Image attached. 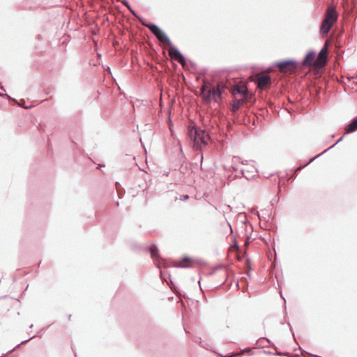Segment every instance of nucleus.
<instances>
[{
  "mask_svg": "<svg viewBox=\"0 0 357 357\" xmlns=\"http://www.w3.org/2000/svg\"><path fill=\"white\" fill-rule=\"evenodd\" d=\"M204 84L200 87L201 96L202 100L205 105H209L213 100L214 102H218L222 98V93H224L225 88L221 84L211 89L208 88V82L206 79H203Z\"/></svg>",
  "mask_w": 357,
  "mask_h": 357,
  "instance_id": "1",
  "label": "nucleus"
},
{
  "mask_svg": "<svg viewBox=\"0 0 357 357\" xmlns=\"http://www.w3.org/2000/svg\"><path fill=\"white\" fill-rule=\"evenodd\" d=\"M188 135L191 141V144L195 150L200 151L203 146L208 144L209 136L204 130L197 127H190L188 130Z\"/></svg>",
  "mask_w": 357,
  "mask_h": 357,
  "instance_id": "2",
  "label": "nucleus"
},
{
  "mask_svg": "<svg viewBox=\"0 0 357 357\" xmlns=\"http://www.w3.org/2000/svg\"><path fill=\"white\" fill-rule=\"evenodd\" d=\"M142 24L148 28L161 43H165L167 45H172V41L169 38L158 25L146 20Z\"/></svg>",
  "mask_w": 357,
  "mask_h": 357,
  "instance_id": "3",
  "label": "nucleus"
},
{
  "mask_svg": "<svg viewBox=\"0 0 357 357\" xmlns=\"http://www.w3.org/2000/svg\"><path fill=\"white\" fill-rule=\"evenodd\" d=\"M274 67H278L281 71H291L298 68V63L295 59L282 60L276 62L270 68Z\"/></svg>",
  "mask_w": 357,
  "mask_h": 357,
  "instance_id": "4",
  "label": "nucleus"
},
{
  "mask_svg": "<svg viewBox=\"0 0 357 357\" xmlns=\"http://www.w3.org/2000/svg\"><path fill=\"white\" fill-rule=\"evenodd\" d=\"M337 18L335 14L328 13L325 18L323 20L320 26L319 32L322 36H326L330 31L333 22Z\"/></svg>",
  "mask_w": 357,
  "mask_h": 357,
  "instance_id": "5",
  "label": "nucleus"
},
{
  "mask_svg": "<svg viewBox=\"0 0 357 357\" xmlns=\"http://www.w3.org/2000/svg\"><path fill=\"white\" fill-rule=\"evenodd\" d=\"M170 49L169 50V56L178 62L183 67H185L187 65V59L185 56L180 52V50L173 45L172 43V45H169Z\"/></svg>",
  "mask_w": 357,
  "mask_h": 357,
  "instance_id": "6",
  "label": "nucleus"
},
{
  "mask_svg": "<svg viewBox=\"0 0 357 357\" xmlns=\"http://www.w3.org/2000/svg\"><path fill=\"white\" fill-rule=\"evenodd\" d=\"M180 153H181V157L179 158V161H180L179 172L183 176H187L190 175V174L191 173V169H190V166L194 165V164L187 163L186 158L183 153L182 149H180ZM195 165H197V164L195 163Z\"/></svg>",
  "mask_w": 357,
  "mask_h": 357,
  "instance_id": "7",
  "label": "nucleus"
},
{
  "mask_svg": "<svg viewBox=\"0 0 357 357\" xmlns=\"http://www.w3.org/2000/svg\"><path fill=\"white\" fill-rule=\"evenodd\" d=\"M316 52L314 50H310L308 52L303 59L302 60L301 64L305 67H310L313 65V62L316 58Z\"/></svg>",
  "mask_w": 357,
  "mask_h": 357,
  "instance_id": "8",
  "label": "nucleus"
},
{
  "mask_svg": "<svg viewBox=\"0 0 357 357\" xmlns=\"http://www.w3.org/2000/svg\"><path fill=\"white\" fill-rule=\"evenodd\" d=\"M271 82V77L268 75H262L257 79V85L259 88H266Z\"/></svg>",
  "mask_w": 357,
  "mask_h": 357,
  "instance_id": "9",
  "label": "nucleus"
},
{
  "mask_svg": "<svg viewBox=\"0 0 357 357\" xmlns=\"http://www.w3.org/2000/svg\"><path fill=\"white\" fill-rule=\"evenodd\" d=\"M144 249L150 252L152 259H160L159 255V249L155 244L152 243L151 246H147Z\"/></svg>",
  "mask_w": 357,
  "mask_h": 357,
  "instance_id": "10",
  "label": "nucleus"
},
{
  "mask_svg": "<svg viewBox=\"0 0 357 357\" xmlns=\"http://www.w3.org/2000/svg\"><path fill=\"white\" fill-rule=\"evenodd\" d=\"M345 132L347 134H350L354 132L357 130V116L354 118L349 123H348L345 128Z\"/></svg>",
  "mask_w": 357,
  "mask_h": 357,
  "instance_id": "11",
  "label": "nucleus"
},
{
  "mask_svg": "<svg viewBox=\"0 0 357 357\" xmlns=\"http://www.w3.org/2000/svg\"><path fill=\"white\" fill-rule=\"evenodd\" d=\"M121 3L126 6L127 7V8L129 10V11L136 17L137 18L140 22L142 24H143V22H144L145 20L141 17L140 15H139L132 8V7L130 6L129 2L128 1V0H121Z\"/></svg>",
  "mask_w": 357,
  "mask_h": 357,
  "instance_id": "12",
  "label": "nucleus"
},
{
  "mask_svg": "<svg viewBox=\"0 0 357 357\" xmlns=\"http://www.w3.org/2000/svg\"><path fill=\"white\" fill-rule=\"evenodd\" d=\"M326 152H327V150H324L321 153H319V154L317 155L316 156L310 158V160L307 163H305L303 165H301V166L298 167L296 169H295V170H294L295 172L298 174V172H301L303 168H305L306 166L310 165L311 162H312L314 160H315L317 158H318L319 157H320L321 155H322L323 154H324Z\"/></svg>",
  "mask_w": 357,
  "mask_h": 357,
  "instance_id": "13",
  "label": "nucleus"
},
{
  "mask_svg": "<svg viewBox=\"0 0 357 357\" xmlns=\"http://www.w3.org/2000/svg\"><path fill=\"white\" fill-rule=\"evenodd\" d=\"M233 94H239L243 96L245 98L248 96L247 89L241 87H236L233 90Z\"/></svg>",
  "mask_w": 357,
  "mask_h": 357,
  "instance_id": "14",
  "label": "nucleus"
},
{
  "mask_svg": "<svg viewBox=\"0 0 357 357\" xmlns=\"http://www.w3.org/2000/svg\"><path fill=\"white\" fill-rule=\"evenodd\" d=\"M244 102V100H236L235 101H234V102L232 103L231 105V111L233 112H237L241 106L242 105V104Z\"/></svg>",
  "mask_w": 357,
  "mask_h": 357,
  "instance_id": "15",
  "label": "nucleus"
},
{
  "mask_svg": "<svg viewBox=\"0 0 357 357\" xmlns=\"http://www.w3.org/2000/svg\"><path fill=\"white\" fill-rule=\"evenodd\" d=\"M326 54H327L326 50L325 47H324L321 48V50L318 53V57L319 59H322L323 61H326L327 59Z\"/></svg>",
  "mask_w": 357,
  "mask_h": 357,
  "instance_id": "16",
  "label": "nucleus"
},
{
  "mask_svg": "<svg viewBox=\"0 0 357 357\" xmlns=\"http://www.w3.org/2000/svg\"><path fill=\"white\" fill-rule=\"evenodd\" d=\"M17 105L21 107H23V108H25V109H29L30 107H26L25 105V100L24 99H21L18 101V103Z\"/></svg>",
  "mask_w": 357,
  "mask_h": 357,
  "instance_id": "17",
  "label": "nucleus"
},
{
  "mask_svg": "<svg viewBox=\"0 0 357 357\" xmlns=\"http://www.w3.org/2000/svg\"><path fill=\"white\" fill-rule=\"evenodd\" d=\"M161 265H162L164 267H166V268L168 267V266L167 264V261L164 259H161L160 261H158V264L157 265V267L160 268Z\"/></svg>",
  "mask_w": 357,
  "mask_h": 357,
  "instance_id": "18",
  "label": "nucleus"
},
{
  "mask_svg": "<svg viewBox=\"0 0 357 357\" xmlns=\"http://www.w3.org/2000/svg\"><path fill=\"white\" fill-rule=\"evenodd\" d=\"M173 267L187 268H190V265L183 264H177L173 265Z\"/></svg>",
  "mask_w": 357,
  "mask_h": 357,
  "instance_id": "19",
  "label": "nucleus"
},
{
  "mask_svg": "<svg viewBox=\"0 0 357 357\" xmlns=\"http://www.w3.org/2000/svg\"><path fill=\"white\" fill-rule=\"evenodd\" d=\"M198 339H199V344H200V346H201V347H204V348H206V349H209V347H208V345L207 344H204V343L202 342V339H201L200 337H198Z\"/></svg>",
  "mask_w": 357,
  "mask_h": 357,
  "instance_id": "20",
  "label": "nucleus"
},
{
  "mask_svg": "<svg viewBox=\"0 0 357 357\" xmlns=\"http://www.w3.org/2000/svg\"><path fill=\"white\" fill-rule=\"evenodd\" d=\"M0 97L8 99H12V97L7 93H0Z\"/></svg>",
  "mask_w": 357,
  "mask_h": 357,
  "instance_id": "21",
  "label": "nucleus"
},
{
  "mask_svg": "<svg viewBox=\"0 0 357 357\" xmlns=\"http://www.w3.org/2000/svg\"><path fill=\"white\" fill-rule=\"evenodd\" d=\"M344 138V136L341 137L337 142L335 144H334L333 146H331V147H329L328 149H327V151L330 149H331L332 148H333L336 144H337L338 143H340L341 141H342Z\"/></svg>",
  "mask_w": 357,
  "mask_h": 357,
  "instance_id": "22",
  "label": "nucleus"
},
{
  "mask_svg": "<svg viewBox=\"0 0 357 357\" xmlns=\"http://www.w3.org/2000/svg\"><path fill=\"white\" fill-rule=\"evenodd\" d=\"M192 261V260H191V258H190V257H188V256H185V257L183 258V259H182V261H183V262H190V261Z\"/></svg>",
  "mask_w": 357,
  "mask_h": 357,
  "instance_id": "23",
  "label": "nucleus"
},
{
  "mask_svg": "<svg viewBox=\"0 0 357 357\" xmlns=\"http://www.w3.org/2000/svg\"><path fill=\"white\" fill-rule=\"evenodd\" d=\"M189 63L190 65L191 66V67L193 68H195L196 66H197L196 63L195 62H193L192 61H190V60L187 61V63Z\"/></svg>",
  "mask_w": 357,
  "mask_h": 357,
  "instance_id": "24",
  "label": "nucleus"
},
{
  "mask_svg": "<svg viewBox=\"0 0 357 357\" xmlns=\"http://www.w3.org/2000/svg\"><path fill=\"white\" fill-rule=\"evenodd\" d=\"M189 199V196L188 195H183L180 197V200L185 201Z\"/></svg>",
  "mask_w": 357,
  "mask_h": 357,
  "instance_id": "25",
  "label": "nucleus"
},
{
  "mask_svg": "<svg viewBox=\"0 0 357 357\" xmlns=\"http://www.w3.org/2000/svg\"><path fill=\"white\" fill-rule=\"evenodd\" d=\"M35 337H36V335L31 336L29 339L22 341L21 344L28 342L30 340L33 339Z\"/></svg>",
  "mask_w": 357,
  "mask_h": 357,
  "instance_id": "26",
  "label": "nucleus"
},
{
  "mask_svg": "<svg viewBox=\"0 0 357 357\" xmlns=\"http://www.w3.org/2000/svg\"><path fill=\"white\" fill-rule=\"evenodd\" d=\"M8 100H10V101H11V102H14L15 104H17V103H18V100H16V99H15V98H12V99H8Z\"/></svg>",
  "mask_w": 357,
  "mask_h": 357,
  "instance_id": "27",
  "label": "nucleus"
},
{
  "mask_svg": "<svg viewBox=\"0 0 357 357\" xmlns=\"http://www.w3.org/2000/svg\"><path fill=\"white\" fill-rule=\"evenodd\" d=\"M234 159L236 160V161L242 162L241 158L239 156H234Z\"/></svg>",
  "mask_w": 357,
  "mask_h": 357,
  "instance_id": "28",
  "label": "nucleus"
},
{
  "mask_svg": "<svg viewBox=\"0 0 357 357\" xmlns=\"http://www.w3.org/2000/svg\"><path fill=\"white\" fill-rule=\"evenodd\" d=\"M261 339L265 340L270 344V346H272L271 342V340L268 338H267V337H262Z\"/></svg>",
  "mask_w": 357,
  "mask_h": 357,
  "instance_id": "29",
  "label": "nucleus"
},
{
  "mask_svg": "<svg viewBox=\"0 0 357 357\" xmlns=\"http://www.w3.org/2000/svg\"><path fill=\"white\" fill-rule=\"evenodd\" d=\"M288 325H289V327H290V330H291V333H292V335H293L294 337H295V336H294V331H293V328H292L291 325L290 324V323H288ZM294 339L296 340V338H294Z\"/></svg>",
  "mask_w": 357,
  "mask_h": 357,
  "instance_id": "30",
  "label": "nucleus"
},
{
  "mask_svg": "<svg viewBox=\"0 0 357 357\" xmlns=\"http://www.w3.org/2000/svg\"><path fill=\"white\" fill-rule=\"evenodd\" d=\"M203 159H204V156H203V153H202V155H201V158H200V160H201L200 169H202V162H203Z\"/></svg>",
  "mask_w": 357,
  "mask_h": 357,
  "instance_id": "31",
  "label": "nucleus"
},
{
  "mask_svg": "<svg viewBox=\"0 0 357 357\" xmlns=\"http://www.w3.org/2000/svg\"><path fill=\"white\" fill-rule=\"evenodd\" d=\"M118 194H119V199H121L123 194L122 192H121L119 190H118Z\"/></svg>",
  "mask_w": 357,
  "mask_h": 357,
  "instance_id": "32",
  "label": "nucleus"
},
{
  "mask_svg": "<svg viewBox=\"0 0 357 357\" xmlns=\"http://www.w3.org/2000/svg\"><path fill=\"white\" fill-rule=\"evenodd\" d=\"M274 355L281 356H282V354L280 351H277L276 353H274Z\"/></svg>",
  "mask_w": 357,
  "mask_h": 357,
  "instance_id": "33",
  "label": "nucleus"
},
{
  "mask_svg": "<svg viewBox=\"0 0 357 357\" xmlns=\"http://www.w3.org/2000/svg\"><path fill=\"white\" fill-rule=\"evenodd\" d=\"M233 246H234L236 248H238V242L236 241V240L234 241V243Z\"/></svg>",
  "mask_w": 357,
  "mask_h": 357,
  "instance_id": "34",
  "label": "nucleus"
},
{
  "mask_svg": "<svg viewBox=\"0 0 357 357\" xmlns=\"http://www.w3.org/2000/svg\"><path fill=\"white\" fill-rule=\"evenodd\" d=\"M296 176H297V173H296V172H294V174H293V176H292V179H293V180H294V179H295V178H296Z\"/></svg>",
  "mask_w": 357,
  "mask_h": 357,
  "instance_id": "35",
  "label": "nucleus"
},
{
  "mask_svg": "<svg viewBox=\"0 0 357 357\" xmlns=\"http://www.w3.org/2000/svg\"><path fill=\"white\" fill-rule=\"evenodd\" d=\"M0 89L3 90L4 91H6L4 86L1 84H0Z\"/></svg>",
  "mask_w": 357,
  "mask_h": 357,
  "instance_id": "36",
  "label": "nucleus"
},
{
  "mask_svg": "<svg viewBox=\"0 0 357 357\" xmlns=\"http://www.w3.org/2000/svg\"><path fill=\"white\" fill-rule=\"evenodd\" d=\"M266 354H268V355H274V353H272L271 351H264Z\"/></svg>",
  "mask_w": 357,
  "mask_h": 357,
  "instance_id": "37",
  "label": "nucleus"
},
{
  "mask_svg": "<svg viewBox=\"0 0 357 357\" xmlns=\"http://www.w3.org/2000/svg\"><path fill=\"white\" fill-rule=\"evenodd\" d=\"M247 349H248V350L249 351V352H250V353H249V355H250V356H252V352L251 349H250V348H248Z\"/></svg>",
  "mask_w": 357,
  "mask_h": 357,
  "instance_id": "38",
  "label": "nucleus"
},
{
  "mask_svg": "<svg viewBox=\"0 0 357 357\" xmlns=\"http://www.w3.org/2000/svg\"><path fill=\"white\" fill-rule=\"evenodd\" d=\"M233 355H234V354H230L227 355V356H225V357H232V356H233Z\"/></svg>",
  "mask_w": 357,
  "mask_h": 357,
  "instance_id": "39",
  "label": "nucleus"
},
{
  "mask_svg": "<svg viewBox=\"0 0 357 357\" xmlns=\"http://www.w3.org/2000/svg\"><path fill=\"white\" fill-rule=\"evenodd\" d=\"M281 192V188H280V185L279 184V191H278V193H280Z\"/></svg>",
  "mask_w": 357,
  "mask_h": 357,
  "instance_id": "40",
  "label": "nucleus"
},
{
  "mask_svg": "<svg viewBox=\"0 0 357 357\" xmlns=\"http://www.w3.org/2000/svg\"><path fill=\"white\" fill-rule=\"evenodd\" d=\"M70 318H71V314H69V315L68 316V320H70Z\"/></svg>",
  "mask_w": 357,
  "mask_h": 357,
  "instance_id": "41",
  "label": "nucleus"
},
{
  "mask_svg": "<svg viewBox=\"0 0 357 357\" xmlns=\"http://www.w3.org/2000/svg\"><path fill=\"white\" fill-rule=\"evenodd\" d=\"M14 349H15V348H13V349H10V350L8 351V353L12 352Z\"/></svg>",
  "mask_w": 357,
  "mask_h": 357,
  "instance_id": "42",
  "label": "nucleus"
},
{
  "mask_svg": "<svg viewBox=\"0 0 357 357\" xmlns=\"http://www.w3.org/2000/svg\"><path fill=\"white\" fill-rule=\"evenodd\" d=\"M249 241H250V237L247 236V241L249 242Z\"/></svg>",
  "mask_w": 357,
  "mask_h": 357,
  "instance_id": "43",
  "label": "nucleus"
},
{
  "mask_svg": "<svg viewBox=\"0 0 357 357\" xmlns=\"http://www.w3.org/2000/svg\"><path fill=\"white\" fill-rule=\"evenodd\" d=\"M280 295H281V297H282L283 299H284V297L282 296V291H280Z\"/></svg>",
  "mask_w": 357,
  "mask_h": 357,
  "instance_id": "44",
  "label": "nucleus"
},
{
  "mask_svg": "<svg viewBox=\"0 0 357 357\" xmlns=\"http://www.w3.org/2000/svg\"><path fill=\"white\" fill-rule=\"evenodd\" d=\"M241 162H242L243 164H244V165H245V164H247V161H245V162L242 161Z\"/></svg>",
  "mask_w": 357,
  "mask_h": 357,
  "instance_id": "45",
  "label": "nucleus"
},
{
  "mask_svg": "<svg viewBox=\"0 0 357 357\" xmlns=\"http://www.w3.org/2000/svg\"><path fill=\"white\" fill-rule=\"evenodd\" d=\"M40 264H41V261H40V262L38 264V267H39V266H40Z\"/></svg>",
  "mask_w": 357,
  "mask_h": 357,
  "instance_id": "46",
  "label": "nucleus"
},
{
  "mask_svg": "<svg viewBox=\"0 0 357 357\" xmlns=\"http://www.w3.org/2000/svg\"><path fill=\"white\" fill-rule=\"evenodd\" d=\"M33 324H31V326H29V328H33Z\"/></svg>",
  "mask_w": 357,
  "mask_h": 357,
  "instance_id": "47",
  "label": "nucleus"
},
{
  "mask_svg": "<svg viewBox=\"0 0 357 357\" xmlns=\"http://www.w3.org/2000/svg\"><path fill=\"white\" fill-rule=\"evenodd\" d=\"M229 227H230L231 232H232L233 229H231V227L230 225H229Z\"/></svg>",
  "mask_w": 357,
  "mask_h": 357,
  "instance_id": "48",
  "label": "nucleus"
},
{
  "mask_svg": "<svg viewBox=\"0 0 357 357\" xmlns=\"http://www.w3.org/2000/svg\"><path fill=\"white\" fill-rule=\"evenodd\" d=\"M1 357H3V356H1Z\"/></svg>",
  "mask_w": 357,
  "mask_h": 357,
  "instance_id": "49",
  "label": "nucleus"
}]
</instances>
